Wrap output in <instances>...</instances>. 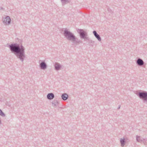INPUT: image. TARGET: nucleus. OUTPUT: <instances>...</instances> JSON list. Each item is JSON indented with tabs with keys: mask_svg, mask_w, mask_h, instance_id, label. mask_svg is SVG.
Here are the masks:
<instances>
[{
	"mask_svg": "<svg viewBox=\"0 0 147 147\" xmlns=\"http://www.w3.org/2000/svg\"><path fill=\"white\" fill-rule=\"evenodd\" d=\"M12 53H13L22 63L26 58L24 47L22 44L17 43H12L8 47Z\"/></svg>",
	"mask_w": 147,
	"mask_h": 147,
	"instance_id": "f257e3e1",
	"label": "nucleus"
},
{
	"mask_svg": "<svg viewBox=\"0 0 147 147\" xmlns=\"http://www.w3.org/2000/svg\"><path fill=\"white\" fill-rule=\"evenodd\" d=\"M63 34L67 40L72 41L74 44L77 45L78 44L82 42V41L78 40L73 33L68 30L67 28L65 29L63 31Z\"/></svg>",
	"mask_w": 147,
	"mask_h": 147,
	"instance_id": "f03ea898",
	"label": "nucleus"
},
{
	"mask_svg": "<svg viewBox=\"0 0 147 147\" xmlns=\"http://www.w3.org/2000/svg\"><path fill=\"white\" fill-rule=\"evenodd\" d=\"M137 95L140 99L143 100L144 102H147V92L143 91L142 92H139Z\"/></svg>",
	"mask_w": 147,
	"mask_h": 147,
	"instance_id": "7ed1b4c3",
	"label": "nucleus"
},
{
	"mask_svg": "<svg viewBox=\"0 0 147 147\" xmlns=\"http://www.w3.org/2000/svg\"><path fill=\"white\" fill-rule=\"evenodd\" d=\"M77 31L79 34L80 38L81 39L84 38L85 36H88L87 32L83 29H78Z\"/></svg>",
	"mask_w": 147,
	"mask_h": 147,
	"instance_id": "20e7f679",
	"label": "nucleus"
},
{
	"mask_svg": "<svg viewBox=\"0 0 147 147\" xmlns=\"http://www.w3.org/2000/svg\"><path fill=\"white\" fill-rule=\"evenodd\" d=\"M11 20L10 17L8 16H7L5 18H3L2 19V21L5 25H9L11 23Z\"/></svg>",
	"mask_w": 147,
	"mask_h": 147,
	"instance_id": "39448f33",
	"label": "nucleus"
},
{
	"mask_svg": "<svg viewBox=\"0 0 147 147\" xmlns=\"http://www.w3.org/2000/svg\"><path fill=\"white\" fill-rule=\"evenodd\" d=\"M41 61L39 65L41 69L45 70L46 69L47 67V65L45 62V61H42L41 60L39 61V62Z\"/></svg>",
	"mask_w": 147,
	"mask_h": 147,
	"instance_id": "423d86ee",
	"label": "nucleus"
},
{
	"mask_svg": "<svg viewBox=\"0 0 147 147\" xmlns=\"http://www.w3.org/2000/svg\"><path fill=\"white\" fill-rule=\"evenodd\" d=\"M137 65L139 66H142L144 64V62L141 58H138L136 61Z\"/></svg>",
	"mask_w": 147,
	"mask_h": 147,
	"instance_id": "0eeeda50",
	"label": "nucleus"
},
{
	"mask_svg": "<svg viewBox=\"0 0 147 147\" xmlns=\"http://www.w3.org/2000/svg\"><path fill=\"white\" fill-rule=\"evenodd\" d=\"M54 67L55 70L59 71L61 69L62 65L57 62H55L54 65Z\"/></svg>",
	"mask_w": 147,
	"mask_h": 147,
	"instance_id": "6e6552de",
	"label": "nucleus"
},
{
	"mask_svg": "<svg viewBox=\"0 0 147 147\" xmlns=\"http://www.w3.org/2000/svg\"><path fill=\"white\" fill-rule=\"evenodd\" d=\"M136 140L137 142L142 143L145 140V139L141 138L140 136H136Z\"/></svg>",
	"mask_w": 147,
	"mask_h": 147,
	"instance_id": "1a4fd4ad",
	"label": "nucleus"
},
{
	"mask_svg": "<svg viewBox=\"0 0 147 147\" xmlns=\"http://www.w3.org/2000/svg\"><path fill=\"white\" fill-rule=\"evenodd\" d=\"M47 98L49 100H51L54 98V95L53 93H49L47 96Z\"/></svg>",
	"mask_w": 147,
	"mask_h": 147,
	"instance_id": "9d476101",
	"label": "nucleus"
},
{
	"mask_svg": "<svg viewBox=\"0 0 147 147\" xmlns=\"http://www.w3.org/2000/svg\"><path fill=\"white\" fill-rule=\"evenodd\" d=\"M61 98L64 100H67L68 98V95L66 93L63 94L61 95Z\"/></svg>",
	"mask_w": 147,
	"mask_h": 147,
	"instance_id": "9b49d317",
	"label": "nucleus"
},
{
	"mask_svg": "<svg viewBox=\"0 0 147 147\" xmlns=\"http://www.w3.org/2000/svg\"><path fill=\"white\" fill-rule=\"evenodd\" d=\"M59 102L56 99H54L52 102V104L54 107L57 106L58 105Z\"/></svg>",
	"mask_w": 147,
	"mask_h": 147,
	"instance_id": "f8f14e48",
	"label": "nucleus"
},
{
	"mask_svg": "<svg viewBox=\"0 0 147 147\" xmlns=\"http://www.w3.org/2000/svg\"><path fill=\"white\" fill-rule=\"evenodd\" d=\"M120 142L121 144V146H124L126 142V141L125 138H121L120 140Z\"/></svg>",
	"mask_w": 147,
	"mask_h": 147,
	"instance_id": "ddd939ff",
	"label": "nucleus"
},
{
	"mask_svg": "<svg viewBox=\"0 0 147 147\" xmlns=\"http://www.w3.org/2000/svg\"><path fill=\"white\" fill-rule=\"evenodd\" d=\"M62 5H65V4L69 3L70 2V0H61Z\"/></svg>",
	"mask_w": 147,
	"mask_h": 147,
	"instance_id": "4468645a",
	"label": "nucleus"
},
{
	"mask_svg": "<svg viewBox=\"0 0 147 147\" xmlns=\"http://www.w3.org/2000/svg\"><path fill=\"white\" fill-rule=\"evenodd\" d=\"M0 115L2 117H5V114L0 109Z\"/></svg>",
	"mask_w": 147,
	"mask_h": 147,
	"instance_id": "2eb2a0df",
	"label": "nucleus"
},
{
	"mask_svg": "<svg viewBox=\"0 0 147 147\" xmlns=\"http://www.w3.org/2000/svg\"><path fill=\"white\" fill-rule=\"evenodd\" d=\"M94 42V41H93L91 40H90L89 41V43L90 44V45L92 46H93Z\"/></svg>",
	"mask_w": 147,
	"mask_h": 147,
	"instance_id": "dca6fc26",
	"label": "nucleus"
},
{
	"mask_svg": "<svg viewBox=\"0 0 147 147\" xmlns=\"http://www.w3.org/2000/svg\"><path fill=\"white\" fill-rule=\"evenodd\" d=\"M99 41H101V39L100 35L98 34L97 36L95 37Z\"/></svg>",
	"mask_w": 147,
	"mask_h": 147,
	"instance_id": "f3484780",
	"label": "nucleus"
},
{
	"mask_svg": "<svg viewBox=\"0 0 147 147\" xmlns=\"http://www.w3.org/2000/svg\"><path fill=\"white\" fill-rule=\"evenodd\" d=\"M93 33L94 34V36H95V37L97 36L98 35V34L97 33L96 31L95 30H94L93 32Z\"/></svg>",
	"mask_w": 147,
	"mask_h": 147,
	"instance_id": "a211bd4d",
	"label": "nucleus"
},
{
	"mask_svg": "<svg viewBox=\"0 0 147 147\" xmlns=\"http://www.w3.org/2000/svg\"><path fill=\"white\" fill-rule=\"evenodd\" d=\"M83 39H84L85 40H88L89 41L90 40V38L88 37H87V36H85L84 38Z\"/></svg>",
	"mask_w": 147,
	"mask_h": 147,
	"instance_id": "6ab92c4d",
	"label": "nucleus"
},
{
	"mask_svg": "<svg viewBox=\"0 0 147 147\" xmlns=\"http://www.w3.org/2000/svg\"><path fill=\"white\" fill-rule=\"evenodd\" d=\"M108 10L109 12H111V13H113V12L112 11L111 9H109V8L108 9Z\"/></svg>",
	"mask_w": 147,
	"mask_h": 147,
	"instance_id": "aec40b11",
	"label": "nucleus"
},
{
	"mask_svg": "<svg viewBox=\"0 0 147 147\" xmlns=\"http://www.w3.org/2000/svg\"><path fill=\"white\" fill-rule=\"evenodd\" d=\"M4 9L2 7H0V10H4Z\"/></svg>",
	"mask_w": 147,
	"mask_h": 147,
	"instance_id": "412c9836",
	"label": "nucleus"
},
{
	"mask_svg": "<svg viewBox=\"0 0 147 147\" xmlns=\"http://www.w3.org/2000/svg\"><path fill=\"white\" fill-rule=\"evenodd\" d=\"M120 108V106H119V107H118V109H119Z\"/></svg>",
	"mask_w": 147,
	"mask_h": 147,
	"instance_id": "4be33fe9",
	"label": "nucleus"
}]
</instances>
